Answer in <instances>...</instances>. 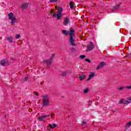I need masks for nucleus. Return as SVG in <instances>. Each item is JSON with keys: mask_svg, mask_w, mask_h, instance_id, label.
Wrapping results in <instances>:
<instances>
[{"mask_svg": "<svg viewBox=\"0 0 131 131\" xmlns=\"http://www.w3.org/2000/svg\"><path fill=\"white\" fill-rule=\"evenodd\" d=\"M55 10L57 12H55V9H52L50 11V14H53V17H56L57 20H61L62 18V12H63V8L58 6H55Z\"/></svg>", "mask_w": 131, "mask_h": 131, "instance_id": "nucleus-1", "label": "nucleus"}, {"mask_svg": "<svg viewBox=\"0 0 131 131\" xmlns=\"http://www.w3.org/2000/svg\"><path fill=\"white\" fill-rule=\"evenodd\" d=\"M70 41L71 46L72 47H76V44L75 43V39L73 38L74 36H75V31L72 28H70Z\"/></svg>", "mask_w": 131, "mask_h": 131, "instance_id": "nucleus-2", "label": "nucleus"}, {"mask_svg": "<svg viewBox=\"0 0 131 131\" xmlns=\"http://www.w3.org/2000/svg\"><path fill=\"white\" fill-rule=\"evenodd\" d=\"M8 17L9 20H11V24L13 26V25L17 22V19H16V16L13 14V13L10 12L8 14Z\"/></svg>", "mask_w": 131, "mask_h": 131, "instance_id": "nucleus-3", "label": "nucleus"}, {"mask_svg": "<svg viewBox=\"0 0 131 131\" xmlns=\"http://www.w3.org/2000/svg\"><path fill=\"white\" fill-rule=\"evenodd\" d=\"M43 98V106H49L50 105V98L48 95L42 96Z\"/></svg>", "mask_w": 131, "mask_h": 131, "instance_id": "nucleus-4", "label": "nucleus"}, {"mask_svg": "<svg viewBox=\"0 0 131 131\" xmlns=\"http://www.w3.org/2000/svg\"><path fill=\"white\" fill-rule=\"evenodd\" d=\"M95 48V46H94V44L93 42H90V43L87 46V51H93L94 50V48Z\"/></svg>", "mask_w": 131, "mask_h": 131, "instance_id": "nucleus-5", "label": "nucleus"}, {"mask_svg": "<svg viewBox=\"0 0 131 131\" xmlns=\"http://www.w3.org/2000/svg\"><path fill=\"white\" fill-rule=\"evenodd\" d=\"M105 65H106V62H101L100 63H99V64L96 68L97 70H99V69H101V68H103V67H104Z\"/></svg>", "mask_w": 131, "mask_h": 131, "instance_id": "nucleus-6", "label": "nucleus"}, {"mask_svg": "<svg viewBox=\"0 0 131 131\" xmlns=\"http://www.w3.org/2000/svg\"><path fill=\"white\" fill-rule=\"evenodd\" d=\"M69 23H70V19H69V18L67 17H64V19L63 23V25H68Z\"/></svg>", "mask_w": 131, "mask_h": 131, "instance_id": "nucleus-7", "label": "nucleus"}, {"mask_svg": "<svg viewBox=\"0 0 131 131\" xmlns=\"http://www.w3.org/2000/svg\"><path fill=\"white\" fill-rule=\"evenodd\" d=\"M54 57H55V55L53 54L51 58V60H46L44 61L45 63H46L47 65H51V64H52V59Z\"/></svg>", "mask_w": 131, "mask_h": 131, "instance_id": "nucleus-8", "label": "nucleus"}, {"mask_svg": "<svg viewBox=\"0 0 131 131\" xmlns=\"http://www.w3.org/2000/svg\"><path fill=\"white\" fill-rule=\"evenodd\" d=\"M129 101L124 99H121L119 102V104H125L126 105L129 104Z\"/></svg>", "mask_w": 131, "mask_h": 131, "instance_id": "nucleus-9", "label": "nucleus"}, {"mask_svg": "<svg viewBox=\"0 0 131 131\" xmlns=\"http://www.w3.org/2000/svg\"><path fill=\"white\" fill-rule=\"evenodd\" d=\"M49 116H50V115L42 116L41 117L38 118V120H39V121H41L43 120L44 118H46V117H49Z\"/></svg>", "mask_w": 131, "mask_h": 131, "instance_id": "nucleus-10", "label": "nucleus"}, {"mask_svg": "<svg viewBox=\"0 0 131 131\" xmlns=\"http://www.w3.org/2000/svg\"><path fill=\"white\" fill-rule=\"evenodd\" d=\"M62 33H63V34H65V35H70V31H67L65 30H63L62 31Z\"/></svg>", "mask_w": 131, "mask_h": 131, "instance_id": "nucleus-11", "label": "nucleus"}, {"mask_svg": "<svg viewBox=\"0 0 131 131\" xmlns=\"http://www.w3.org/2000/svg\"><path fill=\"white\" fill-rule=\"evenodd\" d=\"M94 76H95V74L94 73H91V74H90L89 75V78L87 79L88 81L89 80H91V79H92V78H93V77H94Z\"/></svg>", "mask_w": 131, "mask_h": 131, "instance_id": "nucleus-12", "label": "nucleus"}, {"mask_svg": "<svg viewBox=\"0 0 131 131\" xmlns=\"http://www.w3.org/2000/svg\"><path fill=\"white\" fill-rule=\"evenodd\" d=\"M80 80H83V79H85V75H80L79 76Z\"/></svg>", "mask_w": 131, "mask_h": 131, "instance_id": "nucleus-13", "label": "nucleus"}, {"mask_svg": "<svg viewBox=\"0 0 131 131\" xmlns=\"http://www.w3.org/2000/svg\"><path fill=\"white\" fill-rule=\"evenodd\" d=\"M49 125L50 128H52V129L55 128V127H56V126H57V124H53V125L49 124Z\"/></svg>", "mask_w": 131, "mask_h": 131, "instance_id": "nucleus-14", "label": "nucleus"}, {"mask_svg": "<svg viewBox=\"0 0 131 131\" xmlns=\"http://www.w3.org/2000/svg\"><path fill=\"white\" fill-rule=\"evenodd\" d=\"M27 7H28V3H25L21 6V8H23L24 9H26Z\"/></svg>", "mask_w": 131, "mask_h": 131, "instance_id": "nucleus-15", "label": "nucleus"}, {"mask_svg": "<svg viewBox=\"0 0 131 131\" xmlns=\"http://www.w3.org/2000/svg\"><path fill=\"white\" fill-rule=\"evenodd\" d=\"M0 64L2 66H5V64H6V60L5 59H3L0 61Z\"/></svg>", "mask_w": 131, "mask_h": 131, "instance_id": "nucleus-16", "label": "nucleus"}, {"mask_svg": "<svg viewBox=\"0 0 131 131\" xmlns=\"http://www.w3.org/2000/svg\"><path fill=\"white\" fill-rule=\"evenodd\" d=\"M70 6L71 9H73V8H74V4H73V2H70Z\"/></svg>", "mask_w": 131, "mask_h": 131, "instance_id": "nucleus-17", "label": "nucleus"}, {"mask_svg": "<svg viewBox=\"0 0 131 131\" xmlns=\"http://www.w3.org/2000/svg\"><path fill=\"white\" fill-rule=\"evenodd\" d=\"M7 40H9L10 42H13V37L10 36L9 37L7 38Z\"/></svg>", "mask_w": 131, "mask_h": 131, "instance_id": "nucleus-18", "label": "nucleus"}, {"mask_svg": "<svg viewBox=\"0 0 131 131\" xmlns=\"http://www.w3.org/2000/svg\"><path fill=\"white\" fill-rule=\"evenodd\" d=\"M120 7V4H118L117 5H116L115 7V10H118V9H119Z\"/></svg>", "mask_w": 131, "mask_h": 131, "instance_id": "nucleus-19", "label": "nucleus"}, {"mask_svg": "<svg viewBox=\"0 0 131 131\" xmlns=\"http://www.w3.org/2000/svg\"><path fill=\"white\" fill-rule=\"evenodd\" d=\"M131 126V122L130 121L127 123L126 124V127H129V126Z\"/></svg>", "mask_w": 131, "mask_h": 131, "instance_id": "nucleus-20", "label": "nucleus"}, {"mask_svg": "<svg viewBox=\"0 0 131 131\" xmlns=\"http://www.w3.org/2000/svg\"><path fill=\"white\" fill-rule=\"evenodd\" d=\"M89 92V88H87L84 90V94H86Z\"/></svg>", "mask_w": 131, "mask_h": 131, "instance_id": "nucleus-21", "label": "nucleus"}, {"mask_svg": "<svg viewBox=\"0 0 131 131\" xmlns=\"http://www.w3.org/2000/svg\"><path fill=\"white\" fill-rule=\"evenodd\" d=\"M123 89H124V87L123 86H121L118 88V90L119 91H122V90H123Z\"/></svg>", "mask_w": 131, "mask_h": 131, "instance_id": "nucleus-22", "label": "nucleus"}, {"mask_svg": "<svg viewBox=\"0 0 131 131\" xmlns=\"http://www.w3.org/2000/svg\"><path fill=\"white\" fill-rule=\"evenodd\" d=\"M15 38H16V39L20 38V34H17L15 36Z\"/></svg>", "mask_w": 131, "mask_h": 131, "instance_id": "nucleus-23", "label": "nucleus"}, {"mask_svg": "<svg viewBox=\"0 0 131 131\" xmlns=\"http://www.w3.org/2000/svg\"><path fill=\"white\" fill-rule=\"evenodd\" d=\"M66 74H67L66 72H64L62 73L61 75H62V76H65V75H66Z\"/></svg>", "mask_w": 131, "mask_h": 131, "instance_id": "nucleus-24", "label": "nucleus"}, {"mask_svg": "<svg viewBox=\"0 0 131 131\" xmlns=\"http://www.w3.org/2000/svg\"><path fill=\"white\" fill-rule=\"evenodd\" d=\"M80 58H81V59H84V58H85V55H81L80 56Z\"/></svg>", "mask_w": 131, "mask_h": 131, "instance_id": "nucleus-25", "label": "nucleus"}, {"mask_svg": "<svg viewBox=\"0 0 131 131\" xmlns=\"http://www.w3.org/2000/svg\"><path fill=\"white\" fill-rule=\"evenodd\" d=\"M125 88H126V89H128V90H131V85L127 86Z\"/></svg>", "mask_w": 131, "mask_h": 131, "instance_id": "nucleus-26", "label": "nucleus"}, {"mask_svg": "<svg viewBox=\"0 0 131 131\" xmlns=\"http://www.w3.org/2000/svg\"><path fill=\"white\" fill-rule=\"evenodd\" d=\"M85 61H86V62H89V63H91V60H90V59L86 58L85 59Z\"/></svg>", "mask_w": 131, "mask_h": 131, "instance_id": "nucleus-27", "label": "nucleus"}, {"mask_svg": "<svg viewBox=\"0 0 131 131\" xmlns=\"http://www.w3.org/2000/svg\"><path fill=\"white\" fill-rule=\"evenodd\" d=\"M58 0H50L51 3H55Z\"/></svg>", "mask_w": 131, "mask_h": 131, "instance_id": "nucleus-28", "label": "nucleus"}, {"mask_svg": "<svg viewBox=\"0 0 131 131\" xmlns=\"http://www.w3.org/2000/svg\"><path fill=\"white\" fill-rule=\"evenodd\" d=\"M34 95H35V96H38V93L36 92H34Z\"/></svg>", "mask_w": 131, "mask_h": 131, "instance_id": "nucleus-29", "label": "nucleus"}, {"mask_svg": "<svg viewBox=\"0 0 131 131\" xmlns=\"http://www.w3.org/2000/svg\"><path fill=\"white\" fill-rule=\"evenodd\" d=\"M85 123H86V122H84V121H83L82 122V125H84V124H85Z\"/></svg>", "mask_w": 131, "mask_h": 131, "instance_id": "nucleus-30", "label": "nucleus"}, {"mask_svg": "<svg viewBox=\"0 0 131 131\" xmlns=\"http://www.w3.org/2000/svg\"><path fill=\"white\" fill-rule=\"evenodd\" d=\"M54 115H55V113H52V114H51V117L53 118V116H54Z\"/></svg>", "mask_w": 131, "mask_h": 131, "instance_id": "nucleus-31", "label": "nucleus"}, {"mask_svg": "<svg viewBox=\"0 0 131 131\" xmlns=\"http://www.w3.org/2000/svg\"><path fill=\"white\" fill-rule=\"evenodd\" d=\"M127 100H129V101H131V97L127 98Z\"/></svg>", "mask_w": 131, "mask_h": 131, "instance_id": "nucleus-32", "label": "nucleus"}, {"mask_svg": "<svg viewBox=\"0 0 131 131\" xmlns=\"http://www.w3.org/2000/svg\"><path fill=\"white\" fill-rule=\"evenodd\" d=\"M26 79H28V77H26Z\"/></svg>", "mask_w": 131, "mask_h": 131, "instance_id": "nucleus-33", "label": "nucleus"}]
</instances>
